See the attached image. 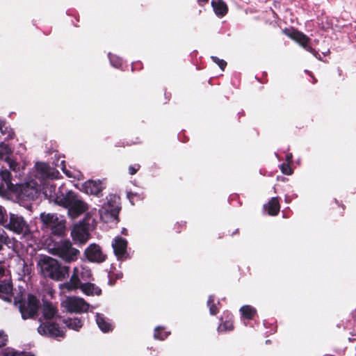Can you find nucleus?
Returning a JSON list of instances; mask_svg holds the SVG:
<instances>
[{"label": "nucleus", "instance_id": "603ef678", "mask_svg": "<svg viewBox=\"0 0 356 356\" xmlns=\"http://www.w3.org/2000/svg\"><path fill=\"white\" fill-rule=\"evenodd\" d=\"M297 197H298V195H297L296 194H293V198H296Z\"/></svg>", "mask_w": 356, "mask_h": 356}, {"label": "nucleus", "instance_id": "a878e982", "mask_svg": "<svg viewBox=\"0 0 356 356\" xmlns=\"http://www.w3.org/2000/svg\"><path fill=\"white\" fill-rule=\"evenodd\" d=\"M211 6L218 16L223 17L228 12V7L222 0H212Z\"/></svg>", "mask_w": 356, "mask_h": 356}, {"label": "nucleus", "instance_id": "0eeeda50", "mask_svg": "<svg viewBox=\"0 0 356 356\" xmlns=\"http://www.w3.org/2000/svg\"><path fill=\"white\" fill-rule=\"evenodd\" d=\"M51 250L54 255L68 263L76 260L79 254V251L72 246L69 240L55 243Z\"/></svg>", "mask_w": 356, "mask_h": 356}, {"label": "nucleus", "instance_id": "a19ab883", "mask_svg": "<svg viewBox=\"0 0 356 356\" xmlns=\"http://www.w3.org/2000/svg\"><path fill=\"white\" fill-rule=\"evenodd\" d=\"M19 268H21V270H22V273H19V275L20 276H25V275H28L29 274V268L26 264L24 261H23V263L22 264V265L19 266Z\"/></svg>", "mask_w": 356, "mask_h": 356}, {"label": "nucleus", "instance_id": "a18cd8bd", "mask_svg": "<svg viewBox=\"0 0 356 356\" xmlns=\"http://www.w3.org/2000/svg\"><path fill=\"white\" fill-rule=\"evenodd\" d=\"M186 225V222L185 221H181V222H177L175 225V227L174 229H175V231L177 232V233H179L181 232V227H184Z\"/></svg>", "mask_w": 356, "mask_h": 356}, {"label": "nucleus", "instance_id": "7c9ffc66", "mask_svg": "<svg viewBox=\"0 0 356 356\" xmlns=\"http://www.w3.org/2000/svg\"><path fill=\"white\" fill-rule=\"evenodd\" d=\"M0 134L1 136H4L5 139H11L15 135L13 129L7 127L5 121L1 120H0Z\"/></svg>", "mask_w": 356, "mask_h": 356}, {"label": "nucleus", "instance_id": "aec40b11", "mask_svg": "<svg viewBox=\"0 0 356 356\" xmlns=\"http://www.w3.org/2000/svg\"><path fill=\"white\" fill-rule=\"evenodd\" d=\"M280 163L278 165L282 173L291 175L293 172V168L299 165V159L295 161L293 157H277Z\"/></svg>", "mask_w": 356, "mask_h": 356}, {"label": "nucleus", "instance_id": "72a5a7b5", "mask_svg": "<svg viewBox=\"0 0 356 356\" xmlns=\"http://www.w3.org/2000/svg\"><path fill=\"white\" fill-rule=\"evenodd\" d=\"M10 244H11V241L7 233L3 229H0V250L3 249L4 245L9 247Z\"/></svg>", "mask_w": 356, "mask_h": 356}, {"label": "nucleus", "instance_id": "8fccbe9b", "mask_svg": "<svg viewBox=\"0 0 356 356\" xmlns=\"http://www.w3.org/2000/svg\"><path fill=\"white\" fill-rule=\"evenodd\" d=\"M140 143V141L139 140L138 138H136V141L132 142V143H134V144H137V143Z\"/></svg>", "mask_w": 356, "mask_h": 356}, {"label": "nucleus", "instance_id": "b1692460", "mask_svg": "<svg viewBox=\"0 0 356 356\" xmlns=\"http://www.w3.org/2000/svg\"><path fill=\"white\" fill-rule=\"evenodd\" d=\"M79 289H81L83 293L87 296H100L102 294V289L99 286L88 282L81 283Z\"/></svg>", "mask_w": 356, "mask_h": 356}, {"label": "nucleus", "instance_id": "f257e3e1", "mask_svg": "<svg viewBox=\"0 0 356 356\" xmlns=\"http://www.w3.org/2000/svg\"><path fill=\"white\" fill-rule=\"evenodd\" d=\"M99 214L101 220L110 227L119 222V213L121 210L120 198L116 194H108L105 199L98 201Z\"/></svg>", "mask_w": 356, "mask_h": 356}, {"label": "nucleus", "instance_id": "c9c22d12", "mask_svg": "<svg viewBox=\"0 0 356 356\" xmlns=\"http://www.w3.org/2000/svg\"><path fill=\"white\" fill-rule=\"evenodd\" d=\"M12 154V150L8 145L4 143L0 144V156H10Z\"/></svg>", "mask_w": 356, "mask_h": 356}, {"label": "nucleus", "instance_id": "3c124183", "mask_svg": "<svg viewBox=\"0 0 356 356\" xmlns=\"http://www.w3.org/2000/svg\"><path fill=\"white\" fill-rule=\"evenodd\" d=\"M238 232V229H236L232 234V236H234V234H237Z\"/></svg>", "mask_w": 356, "mask_h": 356}, {"label": "nucleus", "instance_id": "de8ad7c7", "mask_svg": "<svg viewBox=\"0 0 356 356\" xmlns=\"http://www.w3.org/2000/svg\"><path fill=\"white\" fill-rule=\"evenodd\" d=\"M284 200H285V202L287 204H289L291 202V200L289 199V197L287 195L285 196Z\"/></svg>", "mask_w": 356, "mask_h": 356}, {"label": "nucleus", "instance_id": "a211bd4d", "mask_svg": "<svg viewBox=\"0 0 356 356\" xmlns=\"http://www.w3.org/2000/svg\"><path fill=\"white\" fill-rule=\"evenodd\" d=\"M84 254L88 261L95 263H102L106 257L99 245L95 243L90 244L85 250Z\"/></svg>", "mask_w": 356, "mask_h": 356}, {"label": "nucleus", "instance_id": "9b49d317", "mask_svg": "<svg viewBox=\"0 0 356 356\" xmlns=\"http://www.w3.org/2000/svg\"><path fill=\"white\" fill-rule=\"evenodd\" d=\"M61 305L70 313H83L90 307V305L83 298L76 296L67 297Z\"/></svg>", "mask_w": 356, "mask_h": 356}, {"label": "nucleus", "instance_id": "6e6d98bb", "mask_svg": "<svg viewBox=\"0 0 356 356\" xmlns=\"http://www.w3.org/2000/svg\"><path fill=\"white\" fill-rule=\"evenodd\" d=\"M329 53H330V51L328 50L327 53H323V54H324L325 56H326V55H327V54H329Z\"/></svg>", "mask_w": 356, "mask_h": 356}, {"label": "nucleus", "instance_id": "f3484780", "mask_svg": "<svg viewBox=\"0 0 356 356\" xmlns=\"http://www.w3.org/2000/svg\"><path fill=\"white\" fill-rule=\"evenodd\" d=\"M106 188L104 181L100 179H88L82 184V191L87 194L99 197L103 189Z\"/></svg>", "mask_w": 356, "mask_h": 356}, {"label": "nucleus", "instance_id": "4be33fe9", "mask_svg": "<svg viewBox=\"0 0 356 356\" xmlns=\"http://www.w3.org/2000/svg\"><path fill=\"white\" fill-rule=\"evenodd\" d=\"M71 235L74 241H78L80 244H83L88 240V232L82 226H74L71 231Z\"/></svg>", "mask_w": 356, "mask_h": 356}, {"label": "nucleus", "instance_id": "412c9836", "mask_svg": "<svg viewBox=\"0 0 356 356\" xmlns=\"http://www.w3.org/2000/svg\"><path fill=\"white\" fill-rule=\"evenodd\" d=\"M95 321L99 330L104 333L112 332L113 325L111 319L107 318L104 314L96 313Z\"/></svg>", "mask_w": 356, "mask_h": 356}, {"label": "nucleus", "instance_id": "f704fd0d", "mask_svg": "<svg viewBox=\"0 0 356 356\" xmlns=\"http://www.w3.org/2000/svg\"><path fill=\"white\" fill-rule=\"evenodd\" d=\"M122 276L123 274L121 271H118L116 273H111L109 274L108 284L110 285H113L115 284V280L121 279Z\"/></svg>", "mask_w": 356, "mask_h": 356}, {"label": "nucleus", "instance_id": "864d4df0", "mask_svg": "<svg viewBox=\"0 0 356 356\" xmlns=\"http://www.w3.org/2000/svg\"><path fill=\"white\" fill-rule=\"evenodd\" d=\"M286 156H292V154L291 153H288L286 154Z\"/></svg>", "mask_w": 356, "mask_h": 356}, {"label": "nucleus", "instance_id": "20e7f679", "mask_svg": "<svg viewBox=\"0 0 356 356\" xmlns=\"http://www.w3.org/2000/svg\"><path fill=\"white\" fill-rule=\"evenodd\" d=\"M58 204L67 209L68 216L72 219L83 213L88 209V204L77 193L67 188L59 198Z\"/></svg>", "mask_w": 356, "mask_h": 356}, {"label": "nucleus", "instance_id": "49530a36", "mask_svg": "<svg viewBox=\"0 0 356 356\" xmlns=\"http://www.w3.org/2000/svg\"><path fill=\"white\" fill-rule=\"evenodd\" d=\"M198 4L201 6L209 2V0H197Z\"/></svg>", "mask_w": 356, "mask_h": 356}, {"label": "nucleus", "instance_id": "393cba45", "mask_svg": "<svg viewBox=\"0 0 356 356\" xmlns=\"http://www.w3.org/2000/svg\"><path fill=\"white\" fill-rule=\"evenodd\" d=\"M264 209L268 211L270 216H276L278 214L280 205L278 197H273L268 203L264 205Z\"/></svg>", "mask_w": 356, "mask_h": 356}, {"label": "nucleus", "instance_id": "09e8293b", "mask_svg": "<svg viewBox=\"0 0 356 356\" xmlns=\"http://www.w3.org/2000/svg\"><path fill=\"white\" fill-rule=\"evenodd\" d=\"M121 232L124 235H127V230L125 228H123Z\"/></svg>", "mask_w": 356, "mask_h": 356}, {"label": "nucleus", "instance_id": "6e6552de", "mask_svg": "<svg viewBox=\"0 0 356 356\" xmlns=\"http://www.w3.org/2000/svg\"><path fill=\"white\" fill-rule=\"evenodd\" d=\"M92 276L91 270L86 266L75 267L70 281L60 285V288L63 291H70L79 289L81 280L87 281Z\"/></svg>", "mask_w": 356, "mask_h": 356}, {"label": "nucleus", "instance_id": "2f4dec72", "mask_svg": "<svg viewBox=\"0 0 356 356\" xmlns=\"http://www.w3.org/2000/svg\"><path fill=\"white\" fill-rule=\"evenodd\" d=\"M214 300L215 296L213 295H210L207 302V305L209 309V314L212 316L216 315L218 313L217 305H220L219 300L217 301L216 304L214 302Z\"/></svg>", "mask_w": 356, "mask_h": 356}, {"label": "nucleus", "instance_id": "f03ea898", "mask_svg": "<svg viewBox=\"0 0 356 356\" xmlns=\"http://www.w3.org/2000/svg\"><path fill=\"white\" fill-rule=\"evenodd\" d=\"M57 315V309L50 302H45L43 305L42 316L46 320L38 327L40 334L52 338H63L64 332L60 328L58 323L54 321Z\"/></svg>", "mask_w": 356, "mask_h": 356}, {"label": "nucleus", "instance_id": "dca6fc26", "mask_svg": "<svg viewBox=\"0 0 356 356\" xmlns=\"http://www.w3.org/2000/svg\"><path fill=\"white\" fill-rule=\"evenodd\" d=\"M13 297V285L5 274V269L0 266V298L11 302Z\"/></svg>", "mask_w": 356, "mask_h": 356}, {"label": "nucleus", "instance_id": "e433bc0d", "mask_svg": "<svg viewBox=\"0 0 356 356\" xmlns=\"http://www.w3.org/2000/svg\"><path fill=\"white\" fill-rule=\"evenodd\" d=\"M127 198L129 200L130 202L132 204H134V200H143V194H138L137 193L128 192L127 194Z\"/></svg>", "mask_w": 356, "mask_h": 356}, {"label": "nucleus", "instance_id": "13d9d810", "mask_svg": "<svg viewBox=\"0 0 356 356\" xmlns=\"http://www.w3.org/2000/svg\"><path fill=\"white\" fill-rule=\"evenodd\" d=\"M2 157H0V159H1Z\"/></svg>", "mask_w": 356, "mask_h": 356}, {"label": "nucleus", "instance_id": "c85d7f7f", "mask_svg": "<svg viewBox=\"0 0 356 356\" xmlns=\"http://www.w3.org/2000/svg\"><path fill=\"white\" fill-rule=\"evenodd\" d=\"M240 312L243 317L248 320L252 319L257 314V310L254 307L250 305H243L240 308Z\"/></svg>", "mask_w": 356, "mask_h": 356}, {"label": "nucleus", "instance_id": "cd10ccee", "mask_svg": "<svg viewBox=\"0 0 356 356\" xmlns=\"http://www.w3.org/2000/svg\"><path fill=\"white\" fill-rule=\"evenodd\" d=\"M170 334V331H165L163 326H156L154 330V339L155 340L163 341Z\"/></svg>", "mask_w": 356, "mask_h": 356}, {"label": "nucleus", "instance_id": "5701e85b", "mask_svg": "<svg viewBox=\"0 0 356 356\" xmlns=\"http://www.w3.org/2000/svg\"><path fill=\"white\" fill-rule=\"evenodd\" d=\"M295 41H296L300 46H302L306 51L312 53L316 58L321 60V56L318 51H316L314 49H313L311 46L309 45V42L310 41V38L305 35L303 33L300 32L299 35H298Z\"/></svg>", "mask_w": 356, "mask_h": 356}, {"label": "nucleus", "instance_id": "7ed1b4c3", "mask_svg": "<svg viewBox=\"0 0 356 356\" xmlns=\"http://www.w3.org/2000/svg\"><path fill=\"white\" fill-rule=\"evenodd\" d=\"M42 275L55 281L64 280L69 275L70 267L62 266L56 259L44 256L38 262Z\"/></svg>", "mask_w": 356, "mask_h": 356}, {"label": "nucleus", "instance_id": "bb28decb", "mask_svg": "<svg viewBox=\"0 0 356 356\" xmlns=\"http://www.w3.org/2000/svg\"><path fill=\"white\" fill-rule=\"evenodd\" d=\"M64 323L70 329L78 331L83 326V321L79 318H68L64 320Z\"/></svg>", "mask_w": 356, "mask_h": 356}, {"label": "nucleus", "instance_id": "9d476101", "mask_svg": "<svg viewBox=\"0 0 356 356\" xmlns=\"http://www.w3.org/2000/svg\"><path fill=\"white\" fill-rule=\"evenodd\" d=\"M18 192V185L13 182L10 170L2 169L0 171V196L6 197Z\"/></svg>", "mask_w": 356, "mask_h": 356}, {"label": "nucleus", "instance_id": "f8f14e48", "mask_svg": "<svg viewBox=\"0 0 356 356\" xmlns=\"http://www.w3.org/2000/svg\"><path fill=\"white\" fill-rule=\"evenodd\" d=\"M36 177L42 181H49L60 177L59 171L46 163L36 162Z\"/></svg>", "mask_w": 356, "mask_h": 356}, {"label": "nucleus", "instance_id": "ddd939ff", "mask_svg": "<svg viewBox=\"0 0 356 356\" xmlns=\"http://www.w3.org/2000/svg\"><path fill=\"white\" fill-rule=\"evenodd\" d=\"M19 198L24 201H32L38 199L40 195V191L38 185L34 182H29L22 186H18Z\"/></svg>", "mask_w": 356, "mask_h": 356}, {"label": "nucleus", "instance_id": "423d86ee", "mask_svg": "<svg viewBox=\"0 0 356 356\" xmlns=\"http://www.w3.org/2000/svg\"><path fill=\"white\" fill-rule=\"evenodd\" d=\"M14 303L18 307L24 320L34 318L40 307L39 299L33 294H28L26 298L19 300L15 298Z\"/></svg>", "mask_w": 356, "mask_h": 356}, {"label": "nucleus", "instance_id": "2eb2a0df", "mask_svg": "<svg viewBox=\"0 0 356 356\" xmlns=\"http://www.w3.org/2000/svg\"><path fill=\"white\" fill-rule=\"evenodd\" d=\"M66 187L64 184H61L59 187L47 181L44 184L42 191L44 195L49 199V201L54 202L56 204L59 203V198L63 195Z\"/></svg>", "mask_w": 356, "mask_h": 356}, {"label": "nucleus", "instance_id": "c756f323", "mask_svg": "<svg viewBox=\"0 0 356 356\" xmlns=\"http://www.w3.org/2000/svg\"><path fill=\"white\" fill-rule=\"evenodd\" d=\"M3 356H34L30 353L18 351L13 348L7 347L2 350Z\"/></svg>", "mask_w": 356, "mask_h": 356}, {"label": "nucleus", "instance_id": "39448f33", "mask_svg": "<svg viewBox=\"0 0 356 356\" xmlns=\"http://www.w3.org/2000/svg\"><path fill=\"white\" fill-rule=\"evenodd\" d=\"M41 229L54 236H61L65 231V220L56 213H41Z\"/></svg>", "mask_w": 356, "mask_h": 356}, {"label": "nucleus", "instance_id": "473e14b6", "mask_svg": "<svg viewBox=\"0 0 356 356\" xmlns=\"http://www.w3.org/2000/svg\"><path fill=\"white\" fill-rule=\"evenodd\" d=\"M15 157H5V161L7 164L9 165V168L11 170L18 172H20L21 169H23V165L18 163L16 160L14 159Z\"/></svg>", "mask_w": 356, "mask_h": 356}, {"label": "nucleus", "instance_id": "1a4fd4ad", "mask_svg": "<svg viewBox=\"0 0 356 356\" xmlns=\"http://www.w3.org/2000/svg\"><path fill=\"white\" fill-rule=\"evenodd\" d=\"M3 227L24 236H29L31 233L29 226L24 218L16 213H10Z\"/></svg>", "mask_w": 356, "mask_h": 356}, {"label": "nucleus", "instance_id": "c03bdc74", "mask_svg": "<svg viewBox=\"0 0 356 356\" xmlns=\"http://www.w3.org/2000/svg\"><path fill=\"white\" fill-rule=\"evenodd\" d=\"M140 168V166L138 163L131 165L129 166V173L131 175H135L138 171Z\"/></svg>", "mask_w": 356, "mask_h": 356}, {"label": "nucleus", "instance_id": "ea45409f", "mask_svg": "<svg viewBox=\"0 0 356 356\" xmlns=\"http://www.w3.org/2000/svg\"><path fill=\"white\" fill-rule=\"evenodd\" d=\"M8 218L6 210L0 205V225L3 226L6 222V218Z\"/></svg>", "mask_w": 356, "mask_h": 356}, {"label": "nucleus", "instance_id": "5fc2aeb1", "mask_svg": "<svg viewBox=\"0 0 356 356\" xmlns=\"http://www.w3.org/2000/svg\"><path fill=\"white\" fill-rule=\"evenodd\" d=\"M270 342V340H268V339L266 341V343H269Z\"/></svg>", "mask_w": 356, "mask_h": 356}, {"label": "nucleus", "instance_id": "6ab92c4d", "mask_svg": "<svg viewBox=\"0 0 356 356\" xmlns=\"http://www.w3.org/2000/svg\"><path fill=\"white\" fill-rule=\"evenodd\" d=\"M233 315L228 311L224 312L220 318V324L217 327L218 334H225L234 330Z\"/></svg>", "mask_w": 356, "mask_h": 356}, {"label": "nucleus", "instance_id": "4c0bfd02", "mask_svg": "<svg viewBox=\"0 0 356 356\" xmlns=\"http://www.w3.org/2000/svg\"><path fill=\"white\" fill-rule=\"evenodd\" d=\"M284 33L289 36L290 38L293 40H296L298 35L300 33V31L294 29H285L283 30Z\"/></svg>", "mask_w": 356, "mask_h": 356}, {"label": "nucleus", "instance_id": "4d7b16f0", "mask_svg": "<svg viewBox=\"0 0 356 356\" xmlns=\"http://www.w3.org/2000/svg\"><path fill=\"white\" fill-rule=\"evenodd\" d=\"M55 151H49V154H53Z\"/></svg>", "mask_w": 356, "mask_h": 356}, {"label": "nucleus", "instance_id": "79ce46f5", "mask_svg": "<svg viewBox=\"0 0 356 356\" xmlns=\"http://www.w3.org/2000/svg\"><path fill=\"white\" fill-rule=\"evenodd\" d=\"M60 169L68 177H74V175L72 173V172L69 170H67L66 166L65 165V161H62L60 162Z\"/></svg>", "mask_w": 356, "mask_h": 356}, {"label": "nucleus", "instance_id": "58836bf2", "mask_svg": "<svg viewBox=\"0 0 356 356\" xmlns=\"http://www.w3.org/2000/svg\"><path fill=\"white\" fill-rule=\"evenodd\" d=\"M211 58L213 60V62L217 64L222 70H224L225 69L227 66V62L225 60L220 59L217 56H211Z\"/></svg>", "mask_w": 356, "mask_h": 356}, {"label": "nucleus", "instance_id": "37998d69", "mask_svg": "<svg viewBox=\"0 0 356 356\" xmlns=\"http://www.w3.org/2000/svg\"><path fill=\"white\" fill-rule=\"evenodd\" d=\"M8 341L7 334L2 330L0 331V347L6 346Z\"/></svg>", "mask_w": 356, "mask_h": 356}, {"label": "nucleus", "instance_id": "4468645a", "mask_svg": "<svg viewBox=\"0 0 356 356\" xmlns=\"http://www.w3.org/2000/svg\"><path fill=\"white\" fill-rule=\"evenodd\" d=\"M128 242L127 239L120 236H115L111 243L114 254L118 261H124L130 258L127 252Z\"/></svg>", "mask_w": 356, "mask_h": 356}]
</instances>
